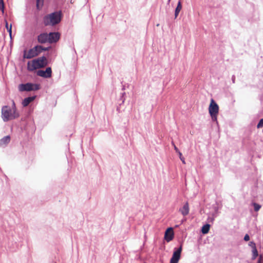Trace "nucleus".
I'll use <instances>...</instances> for the list:
<instances>
[{
	"mask_svg": "<svg viewBox=\"0 0 263 263\" xmlns=\"http://www.w3.org/2000/svg\"><path fill=\"white\" fill-rule=\"evenodd\" d=\"M40 88V84L29 82L25 84H21L18 86V89L20 91H35L39 90Z\"/></svg>",
	"mask_w": 263,
	"mask_h": 263,
	"instance_id": "4",
	"label": "nucleus"
},
{
	"mask_svg": "<svg viewBox=\"0 0 263 263\" xmlns=\"http://www.w3.org/2000/svg\"><path fill=\"white\" fill-rule=\"evenodd\" d=\"M5 5L4 4H0V10L2 11V13H4Z\"/></svg>",
	"mask_w": 263,
	"mask_h": 263,
	"instance_id": "27",
	"label": "nucleus"
},
{
	"mask_svg": "<svg viewBox=\"0 0 263 263\" xmlns=\"http://www.w3.org/2000/svg\"><path fill=\"white\" fill-rule=\"evenodd\" d=\"M48 65L47 59L46 57L42 56L34 59L31 62H28L27 69L32 71L35 69L45 67Z\"/></svg>",
	"mask_w": 263,
	"mask_h": 263,
	"instance_id": "2",
	"label": "nucleus"
},
{
	"mask_svg": "<svg viewBox=\"0 0 263 263\" xmlns=\"http://www.w3.org/2000/svg\"><path fill=\"white\" fill-rule=\"evenodd\" d=\"M10 141V136L9 135L5 136L0 140V145H2V144L6 145L8 144Z\"/></svg>",
	"mask_w": 263,
	"mask_h": 263,
	"instance_id": "14",
	"label": "nucleus"
},
{
	"mask_svg": "<svg viewBox=\"0 0 263 263\" xmlns=\"http://www.w3.org/2000/svg\"><path fill=\"white\" fill-rule=\"evenodd\" d=\"M170 2H171V0H168V1H167V5H169Z\"/></svg>",
	"mask_w": 263,
	"mask_h": 263,
	"instance_id": "32",
	"label": "nucleus"
},
{
	"mask_svg": "<svg viewBox=\"0 0 263 263\" xmlns=\"http://www.w3.org/2000/svg\"><path fill=\"white\" fill-rule=\"evenodd\" d=\"M181 9H182V5H181V1L179 0L178 2L177 3V7L175 10V18H176L178 16Z\"/></svg>",
	"mask_w": 263,
	"mask_h": 263,
	"instance_id": "15",
	"label": "nucleus"
},
{
	"mask_svg": "<svg viewBox=\"0 0 263 263\" xmlns=\"http://www.w3.org/2000/svg\"><path fill=\"white\" fill-rule=\"evenodd\" d=\"M36 74L44 78H49L52 75L51 68L48 67L46 68L45 70H39L36 71Z\"/></svg>",
	"mask_w": 263,
	"mask_h": 263,
	"instance_id": "8",
	"label": "nucleus"
},
{
	"mask_svg": "<svg viewBox=\"0 0 263 263\" xmlns=\"http://www.w3.org/2000/svg\"><path fill=\"white\" fill-rule=\"evenodd\" d=\"M179 211L183 216L187 215L189 213V205L188 202H185L183 207L180 209Z\"/></svg>",
	"mask_w": 263,
	"mask_h": 263,
	"instance_id": "13",
	"label": "nucleus"
},
{
	"mask_svg": "<svg viewBox=\"0 0 263 263\" xmlns=\"http://www.w3.org/2000/svg\"><path fill=\"white\" fill-rule=\"evenodd\" d=\"M249 246L252 248V249L256 248V244L254 241H250L249 243Z\"/></svg>",
	"mask_w": 263,
	"mask_h": 263,
	"instance_id": "25",
	"label": "nucleus"
},
{
	"mask_svg": "<svg viewBox=\"0 0 263 263\" xmlns=\"http://www.w3.org/2000/svg\"><path fill=\"white\" fill-rule=\"evenodd\" d=\"M235 77L234 75H233L232 77V81L233 83H235Z\"/></svg>",
	"mask_w": 263,
	"mask_h": 263,
	"instance_id": "30",
	"label": "nucleus"
},
{
	"mask_svg": "<svg viewBox=\"0 0 263 263\" xmlns=\"http://www.w3.org/2000/svg\"><path fill=\"white\" fill-rule=\"evenodd\" d=\"M124 89H125V87H124V86H123L122 88V90H124Z\"/></svg>",
	"mask_w": 263,
	"mask_h": 263,
	"instance_id": "34",
	"label": "nucleus"
},
{
	"mask_svg": "<svg viewBox=\"0 0 263 263\" xmlns=\"http://www.w3.org/2000/svg\"><path fill=\"white\" fill-rule=\"evenodd\" d=\"M36 7L37 9H39L40 5H41V6L43 5V0H36Z\"/></svg>",
	"mask_w": 263,
	"mask_h": 263,
	"instance_id": "22",
	"label": "nucleus"
},
{
	"mask_svg": "<svg viewBox=\"0 0 263 263\" xmlns=\"http://www.w3.org/2000/svg\"><path fill=\"white\" fill-rule=\"evenodd\" d=\"M209 111L212 120L213 121H217V115L219 111V106L213 99H212L211 101V103L209 107Z\"/></svg>",
	"mask_w": 263,
	"mask_h": 263,
	"instance_id": "5",
	"label": "nucleus"
},
{
	"mask_svg": "<svg viewBox=\"0 0 263 263\" xmlns=\"http://www.w3.org/2000/svg\"><path fill=\"white\" fill-rule=\"evenodd\" d=\"M11 109L13 112H17L16 110V108L15 104L14 101H12V107Z\"/></svg>",
	"mask_w": 263,
	"mask_h": 263,
	"instance_id": "24",
	"label": "nucleus"
},
{
	"mask_svg": "<svg viewBox=\"0 0 263 263\" xmlns=\"http://www.w3.org/2000/svg\"><path fill=\"white\" fill-rule=\"evenodd\" d=\"M4 4L3 0H0V4Z\"/></svg>",
	"mask_w": 263,
	"mask_h": 263,
	"instance_id": "31",
	"label": "nucleus"
},
{
	"mask_svg": "<svg viewBox=\"0 0 263 263\" xmlns=\"http://www.w3.org/2000/svg\"><path fill=\"white\" fill-rule=\"evenodd\" d=\"M263 126V118L261 119L257 125V127L260 128Z\"/></svg>",
	"mask_w": 263,
	"mask_h": 263,
	"instance_id": "23",
	"label": "nucleus"
},
{
	"mask_svg": "<svg viewBox=\"0 0 263 263\" xmlns=\"http://www.w3.org/2000/svg\"><path fill=\"white\" fill-rule=\"evenodd\" d=\"M62 14L61 11H55L48 15H45L43 18V23L45 26H55L61 21Z\"/></svg>",
	"mask_w": 263,
	"mask_h": 263,
	"instance_id": "1",
	"label": "nucleus"
},
{
	"mask_svg": "<svg viewBox=\"0 0 263 263\" xmlns=\"http://www.w3.org/2000/svg\"><path fill=\"white\" fill-rule=\"evenodd\" d=\"M262 259V255H260L259 258L258 259V260H257V263H262V262H261Z\"/></svg>",
	"mask_w": 263,
	"mask_h": 263,
	"instance_id": "29",
	"label": "nucleus"
},
{
	"mask_svg": "<svg viewBox=\"0 0 263 263\" xmlns=\"http://www.w3.org/2000/svg\"><path fill=\"white\" fill-rule=\"evenodd\" d=\"M243 239L245 241H248L250 240V236L248 234H246L243 238Z\"/></svg>",
	"mask_w": 263,
	"mask_h": 263,
	"instance_id": "26",
	"label": "nucleus"
},
{
	"mask_svg": "<svg viewBox=\"0 0 263 263\" xmlns=\"http://www.w3.org/2000/svg\"><path fill=\"white\" fill-rule=\"evenodd\" d=\"M174 149L176 152L178 153L179 156V158L183 164H185V159L182 157V153L179 151V149L176 147V145H174Z\"/></svg>",
	"mask_w": 263,
	"mask_h": 263,
	"instance_id": "17",
	"label": "nucleus"
},
{
	"mask_svg": "<svg viewBox=\"0 0 263 263\" xmlns=\"http://www.w3.org/2000/svg\"><path fill=\"white\" fill-rule=\"evenodd\" d=\"M39 48L41 50V52H42L43 51H48L50 49L51 47L50 46L48 47H44L41 45H39Z\"/></svg>",
	"mask_w": 263,
	"mask_h": 263,
	"instance_id": "21",
	"label": "nucleus"
},
{
	"mask_svg": "<svg viewBox=\"0 0 263 263\" xmlns=\"http://www.w3.org/2000/svg\"><path fill=\"white\" fill-rule=\"evenodd\" d=\"M210 224H208V223H206L202 226V227L201 228V231L202 234H206L209 232V231L210 230Z\"/></svg>",
	"mask_w": 263,
	"mask_h": 263,
	"instance_id": "16",
	"label": "nucleus"
},
{
	"mask_svg": "<svg viewBox=\"0 0 263 263\" xmlns=\"http://www.w3.org/2000/svg\"><path fill=\"white\" fill-rule=\"evenodd\" d=\"M48 35H49V43L50 44L57 43L60 38V33L58 32H50Z\"/></svg>",
	"mask_w": 263,
	"mask_h": 263,
	"instance_id": "9",
	"label": "nucleus"
},
{
	"mask_svg": "<svg viewBox=\"0 0 263 263\" xmlns=\"http://www.w3.org/2000/svg\"><path fill=\"white\" fill-rule=\"evenodd\" d=\"M36 98V96H33L25 98L22 102V105L24 107L27 106L31 102H32Z\"/></svg>",
	"mask_w": 263,
	"mask_h": 263,
	"instance_id": "12",
	"label": "nucleus"
},
{
	"mask_svg": "<svg viewBox=\"0 0 263 263\" xmlns=\"http://www.w3.org/2000/svg\"><path fill=\"white\" fill-rule=\"evenodd\" d=\"M182 250V246L181 245L179 248H175L172 257L170 259V263H178L181 258V254Z\"/></svg>",
	"mask_w": 263,
	"mask_h": 263,
	"instance_id": "7",
	"label": "nucleus"
},
{
	"mask_svg": "<svg viewBox=\"0 0 263 263\" xmlns=\"http://www.w3.org/2000/svg\"><path fill=\"white\" fill-rule=\"evenodd\" d=\"M5 26L6 28H7V30L8 32H9V35L10 36V38L11 39L12 36V25L11 24L10 26L9 27L8 23L7 20H5Z\"/></svg>",
	"mask_w": 263,
	"mask_h": 263,
	"instance_id": "18",
	"label": "nucleus"
},
{
	"mask_svg": "<svg viewBox=\"0 0 263 263\" xmlns=\"http://www.w3.org/2000/svg\"><path fill=\"white\" fill-rule=\"evenodd\" d=\"M2 118L4 122L17 118L20 116L18 112H13L10 107L5 105L2 108Z\"/></svg>",
	"mask_w": 263,
	"mask_h": 263,
	"instance_id": "3",
	"label": "nucleus"
},
{
	"mask_svg": "<svg viewBox=\"0 0 263 263\" xmlns=\"http://www.w3.org/2000/svg\"><path fill=\"white\" fill-rule=\"evenodd\" d=\"M252 251V259L254 260L258 256V251L256 249V247L253 248Z\"/></svg>",
	"mask_w": 263,
	"mask_h": 263,
	"instance_id": "19",
	"label": "nucleus"
},
{
	"mask_svg": "<svg viewBox=\"0 0 263 263\" xmlns=\"http://www.w3.org/2000/svg\"><path fill=\"white\" fill-rule=\"evenodd\" d=\"M252 205L254 207V211L256 212L258 211L259 209L261 208V205L258 203L253 202L252 203Z\"/></svg>",
	"mask_w": 263,
	"mask_h": 263,
	"instance_id": "20",
	"label": "nucleus"
},
{
	"mask_svg": "<svg viewBox=\"0 0 263 263\" xmlns=\"http://www.w3.org/2000/svg\"><path fill=\"white\" fill-rule=\"evenodd\" d=\"M125 95V92L122 93V96L120 98V100L122 101V103H123L125 101V98H124V96Z\"/></svg>",
	"mask_w": 263,
	"mask_h": 263,
	"instance_id": "28",
	"label": "nucleus"
},
{
	"mask_svg": "<svg viewBox=\"0 0 263 263\" xmlns=\"http://www.w3.org/2000/svg\"><path fill=\"white\" fill-rule=\"evenodd\" d=\"M41 53L39 45H36L33 48L30 49L28 52L26 50H24L23 51V58L24 59H30L37 56Z\"/></svg>",
	"mask_w": 263,
	"mask_h": 263,
	"instance_id": "6",
	"label": "nucleus"
},
{
	"mask_svg": "<svg viewBox=\"0 0 263 263\" xmlns=\"http://www.w3.org/2000/svg\"><path fill=\"white\" fill-rule=\"evenodd\" d=\"M172 145H173L174 146V145H175L173 142H172Z\"/></svg>",
	"mask_w": 263,
	"mask_h": 263,
	"instance_id": "33",
	"label": "nucleus"
},
{
	"mask_svg": "<svg viewBox=\"0 0 263 263\" xmlns=\"http://www.w3.org/2000/svg\"><path fill=\"white\" fill-rule=\"evenodd\" d=\"M174 236L173 229L171 227L168 228L165 232V239L169 242L174 238Z\"/></svg>",
	"mask_w": 263,
	"mask_h": 263,
	"instance_id": "10",
	"label": "nucleus"
},
{
	"mask_svg": "<svg viewBox=\"0 0 263 263\" xmlns=\"http://www.w3.org/2000/svg\"><path fill=\"white\" fill-rule=\"evenodd\" d=\"M49 35L47 33H42L37 36V41L40 44L49 42Z\"/></svg>",
	"mask_w": 263,
	"mask_h": 263,
	"instance_id": "11",
	"label": "nucleus"
}]
</instances>
